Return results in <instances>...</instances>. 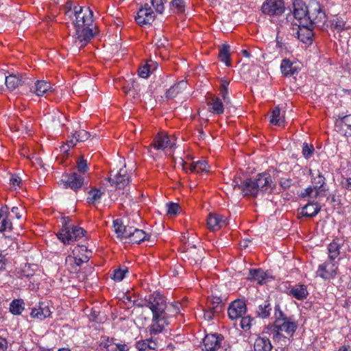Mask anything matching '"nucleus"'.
<instances>
[{
  "instance_id": "obj_1",
  "label": "nucleus",
  "mask_w": 351,
  "mask_h": 351,
  "mask_svg": "<svg viewBox=\"0 0 351 351\" xmlns=\"http://www.w3.org/2000/svg\"><path fill=\"white\" fill-rule=\"evenodd\" d=\"M64 10L65 15L72 20L75 28V34L73 37V47L80 49L99 32L94 24L93 12L88 7L75 5L72 8L71 2L66 3Z\"/></svg>"
},
{
  "instance_id": "obj_2",
  "label": "nucleus",
  "mask_w": 351,
  "mask_h": 351,
  "mask_svg": "<svg viewBox=\"0 0 351 351\" xmlns=\"http://www.w3.org/2000/svg\"><path fill=\"white\" fill-rule=\"evenodd\" d=\"M145 305L152 313V324L149 326V332L152 336L156 335L162 332L165 326L169 324V317L166 313L165 298L158 292H154L147 296Z\"/></svg>"
},
{
  "instance_id": "obj_3",
  "label": "nucleus",
  "mask_w": 351,
  "mask_h": 351,
  "mask_svg": "<svg viewBox=\"0 0 351 351\" xmlns=\"http://www.w3.org/2000/svg\"><path fill=\"white\" fill-rule=\"evenodd\" d=\"M298 327V322L295 320L293 316H289V319L277 325H273V330L275 332L274 339L280 341L283 339L285 341H286V339L290 341Z\"/></svg>"
},
{
  "instance_id": "obj_4",
  "label": "nucleus",
  "mask_w": 351,
  "mask_h": 351,
  "mask_svg": "<svg viewBox=\"0 0 351 351\" xmlns=\"http://www.w3.org/2000/svg\"><path fill=\"white\" fill-rule=\"evenodd\" d=\"M86 234L87 232L82 228L65 223L57 237L64 244H71L82 237H86Z\"/></svg>"
},
{
  "instance_id": "obj_5",
  "label": "nucleus",
  "mask_w": 351,
  "mask_h": 351,
  "mask_svg": "<svg viewBox=\"0 0 351 351\" xmlns=\"http://www.w3.org/2000/svg\"><path fill=\"white\" fill-rule=\"evenodd\" d=\"M326 20V14L322 5L317 1L311 2L309 3L307 23L314 27H322L324 25Z\"/></svg>"
},
{
  "instance_id": "obj_6",
  "label": "nucleus",
  "mask_w": 351,
  "mask_h": 351,
  "mask_svg": "<svg viewBox=\"0 0 351 351\" xmlns=\"http://www.w3.org/2000/svg\"><path fill=\"white\" fill-rule=\"evenodd\" d=\"M232 186L234 189L241 190L244 196L256 197L259 193L254 178L242 180L241 177H236L232 181Z\"/></svg>"
},
{
  "instance_id": "obj_7",
  "label": "nucleus",
  "mask_w": 351,
  "mask_h": 351,
  "mask_svg": "<svg viewBox=\"0 0 351 351\" xmlns=\"http://www.w3.org/2000/svg\"><path fill=\"white\" fill-rule=\"evenodd\" d=\"M60 182L64 189H71L76 193L82 189L84 184H87L88 183L85 180L84 176L77 172L62 174Z\"/></svg>"
},
{
  "instance_id": "obj_8",
  "label": "nucleus",
  "mask_w": 351,
  "mask_h": 351,
  "mask_svg": "<svg viewBox=\"0 0 351 351\" xmlns=\"http://www.w3.org/2000/svg\"><path fill=\"white\" fill-rule=\"evenodd\" d=\"M313 27L308 23L302 21H300V24L295 23L291 29V34L302 43L311 44L313 36Z\"/></svg>"
},
{
  "instance_id": "obj_9",
  "label": "nucleus",
  "mask_w": 351,
  "mask_h": 351,
  "mask_svg": "<svg viewBox=\"0 0 351 351\" xmlns=\"http://www.w3.org/2000/svg\"><path fill=\"white\" fill-rule=\"evenodd\" d=\"M285 10V2L282 0H266L261 6L262 12L272 17L282 15Z\"/></svg>"
},
{
  "instance_id": "obj_10",
  "label": "nucleus",
  "mask_w": 351,
  "mask_h": 351,
  "mask_svg": "<svg viewBox=\"0 0 351 351\" xmlns=\"http://www.w3.org/2000/svg\"><path fill=\"white\" fill-rule=\"evenodd\" d=\"M73 256H69L66 261L73 262L80 267L83 263H87L92 256V251L88 250L85 245H77L73 250Z\"/></svg>"
},
{
  "instance_id": "obj_11",
  "label": "nucleus",
  "mask_w": 351,
  "mask_h": 351,
  "mask_svg": "<svg viewBox=\"0 0 351 351\" xmlns=\"http://www.w3.org/2000/svg\"><path fill=\"white\" fill-rule=\"evenodd\" d=\"M175 145L176 139L173 136H170L165 132H161L156 135L149 147L164 151L167 148L171 149Z\"/></svg>"
},
{
  "instance_id": "obj_12",
  "label": "nucleus",
  "mask_w": 351,
  "mask_h": 351,
  "mask_svg": "<svg viewBox=\"0 0 351 351\" xmlns=\"http://www.w3.org/2000/svg\"><path fill=\"white\" fill-rule=\"evenodd\" d=\"M254 178L259 193H271L275 188V183L273 178L267 172L258 173Z\"/></svg>"
},
{
  "instance_id": "obj_13",
  "label": "nucleus",
  "mask_w": 351,
  "mask_h": 351,
  "mask_svg": "<svg viewBox=\"0 0 351 351\" xmlns=\"http://www.w3.org/2000/svg\"><path fill=\"white\" fill-rule=\"evenodd\" d=\"M338 265L333 261H326L319 265L317 276L325 280L332 279L337 275Z\"/></svg>"
},
{
  "instance_id": "obj_14",
  "label": "nucleus",
  "mask_w": 351,
  "mask_h": 351,
  "mask_svg": "<svg viewBox=\"0 0 351 351\" xmlns=\"http://www.w3.org/2000/svg\"><path fill=\"white\" fill-rule=\"evenodd\" d=\"M154 19V13L147 3L139 9L135 17L136 22L141 26L150 25Z\"/></svg>"
},
{
  "instance_id": "obj_15",
  "label": "nucleus",
  "mask_w": 351,
  "mask_h": 351,
  "mask_svg": "<svg viewBox=\"0 0 351 351\" xmlns=\"http://www.w3.org/2000/svg\"><path fill=\"white\" fill-rule=\"evenodd\" d=\"M246 304L241 300H236L231 302L228 309V317L231 320H236L242 317L246 313Z\"/></svg>"
},
{
  "instance_id": "obj_16",
  "label": "nucleus",
  "mask_w": 351,
  "mask_h": 351,
  "mask_svg": "<svg viewBox=\"0 0 351 351\" xmlns=\"http://www.w3.org/2000/svg\"><path fill=\"white\" fill-rule=\"evenodd\" d=\"M224 338L220 334H208L204 339V346L206 351H216L221 347Z\"/></svg>"
},
{
  "instance_id": "obj_17",
  "label": "nucleus",
  "mask_w": 351,
  "mask_h": 351,
  "mask_svg": "<svg viewBox=\"0 0 351 351\" xmlns=\"http://www.w3.org/2000/svg\"><path fill=\"white\" fill-rule=\"evenodd\" d=\"M293 16L299 24L300 21L307 23L309 5L307 6L301 0H295L293 2Z\"/></svg>"
},
{
  "instance_id": "obj_18",
  "label": "nucleus",
  "mask_w": 351,
  "mask_h": 351,
  "mask_svg": "<svg viewBox=\"0 0 351 351\" xmlns=\"http://www.w3.org/2000/svg\"><path fill=\"white\" fill-rule=\"evenodd\" d=\"M228 224V219L224 216L217 213H210L207 218V226L210 230L216 231Z\"/></svg>"
},
{
  "instance_id": "obj_19",
  "label": "nucleus",
  "mask_w": 351,
  "mask_h": 351,
  "mask_svg": "<svg viewBox=\"0 0 351 351\" xmlns=\"http://www.w3.org/2000/svg\"><path fill=\"white\" fill-rule=\"evenodd\" d=\"M310 176L311 177V182L313 184L315 190H316L314 197H317L319 193L326 191V179L318 170H310Z\"/></svg>"
},
{
  "instance_id": "obj_20",
  "label": "nucleus",
  "mask_w": 351,
  "mask_h": 351,
  "mask_svg": "<svg viewBox=\"0 0 351 351\" xmlns=\"http://www.w3.org/2000/svg\"><path fill=\"white\" fill-rule=\"evenodd\" d=\"M206 104L208 111L214 114L221 115L224 112L223 104L217 96L209 95L206 97Z\"/></svg>"
},
{
  "instance_id": "obj_21",
  "label": "nucleus",
  "mask_w": 351,
  "mask_h": 351,
  "mask_svg": "<svg viewBox=\"0 0 351 351\" xmlns=\"http://www.w3.org/2000/svg\"><path fill=\"white\" fill-rule=\"evenodd\" d=\"M109 182L112 186H114L118 189H123L129 184L130 177L125 169H120L113 178L110 175Z\"/></svg>"
},
{
  "instance_id": "obj_22",
  "label": "nucleus",
  "mask_w": 351,
  "mask_h": 351,
  "mask_svg": "<svg viewBox=\"0 0 351 351\" xmlns=\"http://www.w3.org/2000/svg\"><path fill=\"white\" fill-rule=\"evenodd\" d=\"M288 294L298 300H304L308 295L307 285L304 284H296L289 289Z\"/></svg>"
},
{
  "instance_id": "obj_23",
  "label": "nucleus",
  "mask_w": 351,
  "mask_h": 351,
  "mask_svg": "<svg viewBox=\"0 0 351 351\" xmlns=\"http://www.w3.org/2000/svg\"><path fill=\"white\" fill-rule=\"evenodd\" d=\"M208 301L206 308L204 309V317L206 319L210 321L212 320L215 315L219 314L222 310V305L218 301Z\"/></svg>"
},
{
  "instance_id": "obj_24",
  "label": "nucleus",
  "mask_w": 351,
  "mask_h": 351,
  "mask_svg": "<svg viewBox=\"0 0 351 351\" xmlns=\"http://www.w3.org/2000/svg\"><path fill=\"white\" fill-rule=\"evenodd\" d=\"M183 169L185 170L186 173L190 171L191 173H199L208 171V165L206 160H198L191 164L184 162Z\"/></svg>"
},
{
  "instance_id": "obj_25",
  "label": "nucleus",
  "mask_w": 351,
  "mask_h": 351,
  "mask_svg": "<svg viewBox=\"0 0 351 351\" xmlns=\"http://www.w3.org/2000/svg\"><path fill=\"white\" fill-rule=\"evenodd\" d=\"M113 228L117 237L121 239H128L132 230V227L124 226L121 219H117L113 221Z\"/></svg>"
},
{
  "instance_id": "obj_26",
  "label": "nucleus",
  "mask_w": 351,
  "mask_h": 351,
  "mask_svg": "<svg viewBox=\"0 0 351 351\" xmlns=\"http://www.w3.org/2000/svg\"><path fill=\"white\" fill-rule=\"evenodd\" d=\"M51 313L48 306L43 303H40L38 306L32 309L30 317L41 321L50 317Z\"/></svg>"
},
{
  "instance_id": "obj_27",
  "label": "nucleus",
  "mask_w": 351,
  "mask_h": 351,
  "mask_svg": "<svg viewBox=\"0 0 351 351\" xmlns=\"http://www.w3.org/2000/svg\"><path fill=\"white\" fill-rule=\"evenodd\" d=\"M12 223L8 213L7 207H3L0 210V232H10Z\"/></svg>"
},
{
  "instance_id": "obj_28",
  "label": "nucleus",
  "mask_w": 351,
  "mask_h": 351,
  "mask_svg": "<svg viewBox=\"0 0 351 351\" xmlns=\"http://www.w3.org/2000/svg\"><path fill=\"white\" fill-rule=\"evenodd\" d=\"M339 131L346 136H351V114L343 116L336 121Z\"/></svg>"
},
{
  "instance_id": "obj_29",
  "label": "nucleus",
  "mask_w": 351,
  "mask_h": 351,
  "mask_svg": "<svg viewBox=\"0 0 351 351\" xmlns=\"http://www.w3.org/2000/svg\"><path fill=\"white\" fill-rule=\"evenodd\" d=\"M53 88L50 82L45 80H38L35 83L34 92L37 96H43L53 92Z\"/></svg>"
},
{
  "instance_id": "obj_30",
  "label": "nucleus",
  "mask_w": 351,
  "mask_h": 351,
  "mask_svg": "<svg viewBox=\"0 0 351 351\" xmlns=\"http://www.w3.org/2000/svg\"><path fill=\"white\" fill-rule=\"evenodd\" d=\"M87 195L86 202L88 204L96 206L100 202L101 197L104 195V191L101 189L92 187L87 192Z\"/></svg>"
},
{
  "instance_id": "obj_31",
  "label": "nucleus",
  "mask_w": 351,
  "mask_h": 351,
  "mask_svg": "<svg viewBox=\"0 0 351 351\" xmlns=\"http://www.w3.org/2000/svg\"><path fill=\"white\" fill-rule=\"evenodd\" d=\"M187 88V82L181 80L170 87L166 92V97L168 99H173L178 94L182 93Z\"/></svg>"
},
{
  "instance_id": "obj_32",
  "label": "nucleus",
  "mask_w": 351,
  "mask_h": 351,
  "mask_svg": "<svg viewBox=\"0 0 351 351\" xmlns=\"http://www.w3.org/2000/svg\"><path fill=\"white\" fill-rule=\"evenodd\" d=\"M272 345L269 338L258 337L254 343V351H271Z\"/></svg>"
},
{
  "instance_id": "obj_33",
  "label": "nucleus",
  "mask_w": 351,
  "mask_h": 351,
  "mask_svg": "<svg viewBox=\"0 0 351 351\" xmlns=\"http://www.w3.org/2000/svg\"><path fill=\"white\" fill-rule=\"evenodd\" d=\"M128 239L130 243L139 244L145 240H148L149 236L143 230L132 228Z\"/></svg>"
},
{
  "instance_id": "obj_34",
  "label": "nucleus",
  "mask_w": 351,
  "mask_h": 351,
  "mask_svg": "<svg viewBox=\"0 0 351 351\" xmlns=\"http://www.w3.org/2000/svg\"><path fill=\"white\" fill-rule=\"evenodd\" d=\"M157 63L152 60L147 61L143 65L138 69V75L143 78H147L149 75L156 69Z\"/></svg>"
},
{
  "instance_id": "obj_35",
  "label": "nucleus",
  "mask_w": 351,
  "mask_h": 351,
  "mask_svg": "<svg viewBox=\"0 0 351 351\" xmlns=\"http://www.w3.org/2000/svg\"><path fill=\"white\" fill-rule=\"evenodd\" d=\"M320 210L321 206L318 203L311 202L302 207L301 214L306 217H313L319 213Z\"/></svg>"
},
{
  "instance_id": "obj_36",
  "label": "nucleus",
  "mask_w": 351,
  "mask_h": 351,
  "mask_svg": "<svg viewBox=\"0 0 351 351\" xmlns=\"http://www.w3.org/2000/svg\"><path fill=\"white\" fill-rule=\"evenodd\" d=\"M157 346L158 343L156 340L153 339L152 337L149 339L138 341L136 343V348L138 351L156 350Z\"/></svg>"
},
{
  "instance_id": "obj_37",
  "label": "nucleus",
  "mask_w": 351,
  "mask_h": 351,
  "mask_svg": "<svg viewBox=\"0 0 351 351\" xmlns=\"http://www.w3.org/2000/svg\"><path fill=\"white\" fill-rule=\"evenodd\" d=\"M248 278L257 281L258 284H265L268 278L267 274L261 269H251L249 271Z\"/></svg>"
},
{
  "instance_id": "obj_38",
  "label": "nucleus",
  "mask_w": 351,
  "mask_h": 351,
  "mask_svg": "<svg viewBox=\"0 0 351 351\" xmlns=\"http://www.w3.org/2000/svg\"><path fill=\"white\" fill-rule=\"evenodd\" d=\"M280 69L285 77L292 76L298 73L297 68L293 65V63L289 59L282 60Z\"/></svg>"
},
{
  "instance_id": "obj_39",
  "label": "nucleus",
  "mask_w": 351,
  "mask_h": 351,
  "mask_svg": "<svg viewBox=\"0 0 351 351\" xmlns=\"http://www.w3.org/2000/svg\"><path fill=\"white\" fill-rule=\"evenodd\" d=\"M271 311V306L270 302L268 300H265L258 306L256 310V314L257 317L265 319L269 317Z\"/></svg>"
},
{
  "instance_id": "obj_40",
  "label": "nucleus",
  "mask_w": 351,
  "mask_h": 351,
  "mask_svg": "<svg viewBox=\"0 0 351 351\" xmlns=\"http://www.w3.org/2000/svg\"><path fill=\"white\" fill-rule=\"evenodd\" d=\"M4 84L10 90H14L22 84V79L16 75H5Z\"/></svg>"
},
{
  "instance_id": "obj_41",
  "label": "nucleus",
  "mask_w": 351,
  "mask_h": 351,
  "mask_svg": "<svg viewBox=\"0 0 351 351\" xmlns=\"http://www.w3.org/2000/svg\"><path fill=\"white\" fill-rule=\"evenodd\" d=\"M25 308V303L23 300L15 299L10 304V311L16 315H21Z\"/></svg>"
},
{
  "instance_id": "obj_42",
  "label": "nucleus",
  "mask_w": 351,
  "mask_h": 351,
  "mask_svg": "<svg viewBox=\"0 0 351 351\" xmlns=\"http://www.w3.org/2000/svg\"><path fill=\"white\" fill-rule=\"evenodd\" d=\"M218 58L221 62H224L226 66H230L231 65L229 45H223L221 47Z\"/></svg>"
},
{
  "instance_id": "obj_43",
  "label": "nucleus",
  "mask_w": 351,
  "mask_h": 351,
  "mask_svg": "<svg viewBox=\"0 0 351 351\" xmlns=\"http://www.w3.org/2000/svg\"><path fill=\"white\" fill-rule=\"evenodd\" d=\"M341 245L338 241H333L328 245V258L330 261H334L337 258L340 253Z\"/></svg>"
},
{
  "instance_id": "obj_44",
  "label": "nucleus",
  "mask_w": 351,
  "mask_h": 351,
  "mask_svg": "<svg viewBox=\"0 0 351 351\" xmlns=\"http://www.w3.org/2000/svg\"><path fill=\"white\" fill-rule=\"evenodd\" d=\"M285 122L284 118L280 115V110L278 107H275L271 114L270 123L273 125L281 126Z\"/></svg>"
},
{
  "instance_id": "obj_45",
  "label": "nucleus",
  "mask_w": 351,
  "mask_h": 351,
  "mask_svg": "<svg viewBox=\"0 0 351 351\" xmlns=\"http://www.w3.org/2000/svg\"><path fill=\"white\" fill-rule=\"evenodd\" d=\"M128 272V269L125 266L120 267L112 271L111 274V278L114 281L120 282L125 276V274Z\"/></svg>"
},
{
  "instance_id": "obj_46",
  "label": "nucleus",
  "mask_w": 351,
  "mask_h": 351,
  "mask_svg": "<svg viewBox=\"0 0 351 351\" xmlns=\"http://www.w3.org/2000/svg\"><path fill=\"white\" fill-rule=\"evenodd\" d=\"M274 318L275 320L273 325H277L289 319V317H287L280 309L279 304H276L274 307Z\"/></svg>"
},
{
  "instance_id": "obj_47",
  "label": "nucleus",
  "mask_w": 351,
  "mask_h": 351,
  "mask_svg": "<svg viewBox=\"0 0 351 351\" xmlns=\"http://www.w3.org/2000/svg\"><path fill=\"white\" fill-rule=\"evenodd\" d=\"M330 23L331 29L336 30L337 32H340L344 29L345 22L340 17L335 16Z\"/></svg>"
},
{
  "instance_id": "obj_48",
  "label": "nucleus",
  "mask_w": 351,
  "mask_h": 351,
  "mask_svg": "<svg viewBox=\"0 0 351 351\" xmlns=\"http://www.w3.org/2000/svg\"><path fill=\"white\" fill-rule=\"evenodd\" d=\"M76 164L77 169L79 172L78 173L84 176V174L88 170L86 160L84 158L83 156H80L77 158Z\"/></svg>"
},
{
  "instance_id": "obj_49",
  "label": "nucleus",
  "mask_w": 351,
  "mask_h": 351,
  "mask_svg": "<svg viewBox=\"0 0 351 351\" xmlns=\"http://www.w3.org/2000/svg\"><path fill=\"white\" fill-rule=\"evenodd\" d=\"M171 3L172 9L176 13H182L185 11L186 4L184 0H172Z\"/></svg>"
},
{
  "instance_id": "obj_50",
  "label": "nucleus",
  "mask_w": 351,
  "mask_h": 351,
  "mask_svg": "<svg viewBox=\"0 0 351 351\" xmlns=\"http://www.w3.org/2000/svg\"><path fill=\"white\" fill-rule=\"evenodd\" d=\"M241 322H240V326L241 328L247 331L251 328V326L252 325V322L254 321V318L251 317L250 316H242L241 317Z\"/></svg>"
},
{
  "instance_id": "obj_51",
  "label": "nucleus",
  "mask_w": 351,
  "mask_h": 351,
  "mask_svg": "<svg viewBox=\"0 0 351 351\" xmlns=\"http://www.w3.org/2000/svg\"><path fill=\"white\" fill-rule=\"evenodd\" d=\"M315 149L312 145H309L307 143H304L302 145V155L306 159L310 158L313 153Z\"/></svg>"
},
{
  "instance_id": "obj_52",
  "label": "nucleus",
  "mask_w": 351,
  "mask_h": 351,
  "mask_svg": "<svg viewBox=\"0 0 351 351\" xmlns=\"http://www.w3.org/2000/svg\"><path fill=\"white\" fill-rule=\"evenodd\" d=\"M167 0H150V3L156 12L162 14L165 10V3Z\"/></svg>"
},
{
  "instance_id": "obj_53",
  "label": "nucleus",
  "mask_w": 351,
  "mask_h": 351,
  "mask_svg": "<svg viewBox=\"0 0 351 351\" xmlns=\"http://www.w3.org/2000/svg\"><path fill=\"white\" fill-rule=\"evenodd\" d=\"M89 137V133L84 130H80L79 131H76L74 133V138H75V141L84 142L88 139Z\"/></svg>"
},
{
  "instance_id": "obj_54",
  "label": "nucleus",
  "mask_w": 351,
  "mask_h": 351,
  "mask_svg": "<svg viewBox=\"0 0 351 351\" xmlns=\"http://www.w3.org/2000/svg\"><path fill=\"white\" fill-rule=\"evenodd\" d=\"M25 213V210L23 207L14 206L11 209V212L8 213L9 216L12 217L14 216L17 219H21L23 217V215Z\"/></svg>"
},
{
  "instance_id": "obj_55",
  "label": "nucleus",
  "mask_w": 351,
  "mask_h": 351,
  "mask_svg": "<svg viewBox=\"0 0 351 351\" xmlns=\"http://www.w3.org/2000/svg\"><path fill=\"white\" fill-rule=\"evenodd\" d=\"M114 344V339H110L109 337H107L106 339L99 343V351H106L109 348L110 346H113Z\"/></svg>"
},
{
  "instance_id": "obj_56",
  "label": "nucleus",
  "mask_w": 351,
  "mask_h": 351,
  "mask_svg": "<svg viewBox=\"0 0 351 351\" xmlns=\"http://www.w3.org/2000/svg\"><path fill=\"white\" fill-rule=\"evenodd\" d=\"M10 183L12 188L14 190L16 189V186L21 187V184H22L21 178L17 175H12L10 179Z\"/></svg>"
},
{
  "instance_id": "obj_57",
  "label": "nucleus",
  "mask_w": 351,
  "mask_h": 351,
  "mask_svg": "<svg viewBox=\"0 0 351 351\" xmlns=\"http://www.w3.org/2000/svg\"><path fill=\"white\" fill-rule=\"evenodd\" d=\"M180 208L178 204L169 203L167 204V214L168 215H177Z\"/></svg>"
},
{
  "instance_id": "obj_58",
  "label": "nucleus",
  "mask_w": 351,
  "mask_h": 351,
  "mask_svg": "<svg viewBox=\"0 0 351 351\" xmlns=\"http://www.w3.org/2000/svg\"><path fill=\"white\" fill-rule=\"evenodd\" d=\"M29 265H25L24 268L21 270L19 277L21 278H27L30 279L33 276L34 273L32 271H29Z\"/></svg>"
},
{
  "instance_id": "obj_59",
  "label": "nucleus",
  "mask_w": 351,
  "mask_h": 351,
  "mask_svg": "<svg viewBox=\"0 0 351 351\" xmlns=\"http://www.w3.org/2000/svg\"><path fill=\"white\" fill-rule=\"evenodd\" d=\"M180 306L181 304L179 302L172 303L169 308V311L172 313L173 316H175L180 313Z\"/></svg>"
},
{
  "instance_id": "obj_60",
  "label": "nucleus",
  "mask_w": 351,
  "mask_h": 351,
  "mask_svg": "<svg viewBox=\"0 0 351 351\" xmlns=\"http://www.w3.org/2000/svg\"><path fill=\"white\" fill-rule=\"evenodd\" d=\"M341 184L343 189L351 191V178H343Z\"/></svg>"
},
{
  "instance_id": "obj_61",
  "label": "nucleus",
  "mask_w": 351,
  "mask_h": 351,
  "mask_svg": "<svg viewBox=\"0 0 351 351\" xmlns=\"http://www.w3.org/2000/svg\"><path fill=\"white\" fill-rule=\"evenodd\" d=\"M116 351H129L130 346L125 343H114Z\"/></svg>"
},
{
  "instance_id": "obj_62",
  "label": "nucleus",
  "mask_w": 351,
  "mask_h": 351,
  "mask_svg": "<svg viewBox=\"0 0 351 351\" xmlns=\"http://www.w3.org/2000/svg\"><path fill=\"white\" fill-rule=\"evenodd\" d=\"M314 186L313 187H311V186H309L308 188H306L304 192H302L301 193V195L302 197H310L312 193H313V191H314Z\"/></svg>"
},
{
  "instance_id": "obj_63",
  "label": "nucleus",
  "mask_w": 351,
  "mask_h": 351,
  "mask_svg": "<svg viewBox=\"0 0 351 351\" xmlns=\"http://www.w3.org/2000/svg\"><path fill=\"white\" fill-rule=\"evenodd\" d=\"M8 348V341L5 338L0 337V351H5Z\"/></svg>"
},
{
  "instance_id": "obj_64",
  "label": "nucleus",
  "mask_w": 351,
  "mask_h": 351,
  "mask_svg": "<svg viewBox=\"0 0 351 351\" xmlns=\"http://www.w3.org/2000/svg\"><path fill=\"white\" fill-rule=\"evenodd\" d=\"M78 141H75V138H74V134L72 137L66 141V145L69 147H74Z\"/></svg>"
}]
</instances>
